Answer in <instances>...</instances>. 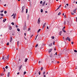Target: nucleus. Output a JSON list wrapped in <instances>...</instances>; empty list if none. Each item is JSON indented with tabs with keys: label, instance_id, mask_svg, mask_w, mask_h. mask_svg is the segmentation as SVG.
<instances>
[{
	"label": "nucleus",
	"instance_id": "1",
	"mask_svg": "<svg viewBox=\"0 0 77 77\" xmlns=\"http://www.w3.org/2000/svg\"><path fill=\"white\" fill-rule=\"evenodd\" d=\"M24 23L25 25L23 26V30H26L27 29V26H26V22H25Z\"/></svg>",
	"mask_w": 77,
	"mask_h": 77
},
{
	"label": "nucleus",
	"instance_id": "2",
	"mask_svg": "<svg viewBox=\"0 0 77 77\" xmlns=\"http://www.w3.org/2000/svg\"><path fill=\"white\" fill-rule=\"evenodd\" d=\"M66 41H68V40L69 42L71 41V39H70L69 37H67V38H66Z\"/></svg>",
	"mask_w": 77,
	"mask_h": 77
},
{
	"label": "nucleus",
	"instance_id": "3",
	"mask_svg": "<svg viewBox=\"0 0 77 77\" xmlns=\"http://www.w3.org/2000/svg\"><path fill=\"white\" fill-rule=\"evenodd\" d=\"M8 59H9V55L7 57H5V56L4 57V60H6L7 59V60H8Z\"/></svg>",
	"mask_w": 77,
	"mask_h": 77
},
{
	"label": "nucleus",
	"instance_id": "4",
	"mask_svg": "<svg viewBox=\"0 0 77 77\" xmlns=\"http://www.w3.org/2000/svg\"><path fill=\"white\" fill-rule=\"evenodd\" d=\"M40 21H41V20H40V18H39L38 21V24H39L40 23Z\"/></svg>",
	"mask_w": 77,
	"mask_h": 77
},
{
	"label": "nucleus",
	"instance_id": "5",
	"mask_svg": "<svg viewBox=\"0 0 77 77\" xmlns=\"http://www.w3.org/2000/svg\"><path fill=\"white\" fill-rule=\"evenodd\" d=\"M76 10H77V8H76L75 9L73 10V13H76Z\"/></svg>",
	"mask_w": 77,
	"mask_h": 77
},
{
	"label": "nucleus",
	"instance_id": "6",
	"mask_svg": "<svg viewBox=\"0 0 77 77\" xmlns=\"http://www.w3.org/2000/svg\"><path fill=\"white\" fill-rule=\"evenodd\" d=\"M22 67V65H20L19 67V70H20Z\"/></svg>",
	"mask_w": 77,
	"mask_h": 77
},
{
	"label": "nucleus",
	"instance_id": "7",
	"mask_svg": "<svg viewBox=\"0 0 77 77\" xmlns=\"http://www.w3.org/2000/svg\"><path fill=\"white\" fill-rule=\"evenodd\" d=\"M46 24V23H45L43 25V26L42 28L43 29H44L45 27V25Z\"/></svg>",
	"mask_w": 77,
	"mask_h": 77
},
{
	"label": "nucleus",
	"instance_id": "8",
	"mask_svg": "<svg viewBox=\"0 0 77 77\" xmlns=\"http://www.w3.org/2000/svg\"><path fill=\"white\" fill-rule=\"evenodd\" d=\"M54 59L53 58L52 59V60H51V63H54Z\"/></svg>",
	"mask_w": 77,
	"mask_h": 77
},
{
	"label": "nucleus",
	"instance_id": "9",
	"mask_svg": "<svg viewBox=\"0 0 77 77\" xmlns=\"http://www.w3.org/2000/svg\"><path fill=\"white\" fill-rule=\"evenodd\" d=\"M29 17H30V15H29V14H28L27 15V20H29Z\"/></svg>",
	"mask_w": 77,
	"mask_h": 77
},
{
	"label": "nucleus",
	"instance_id": "10",
	"mask_svg": "<svg viewBox=\"0 0 77 77\" xmlns=\"http://www.w3.org/2000/svg\"><path fill=\"white\" fill-rule=\"evenodd\" d=\"M22 11H24V9H25V7L24 6H23L22 7Z\"/></svg>",
	"mask_w": 77,
	"mask_h": 77
},
{
	"label": "nucleus",
	"instance_id": "11",
	"mask_svg": "<svg viewBox=\"0 0 77 77\" xmlns=\"http://www.w3.org/2000/svg\"><path fill=\"white\" fill-rule=\"evenodd\" d=\"M12 37H11L10 38V42H12Z\"/></svg>",
	"mask_w": 77,
	"mask_h": 77
},
{
	"label": "nucleus",
	"instance_id": "12",
	"mask_svg": "<svg viewBox=\"0 0 77 77\" xmlns=\"http://www.w3.org/2000/svg\"><path fill=\"white\" fill-rule=\"evenodd\" d=\"M52 49H50L48 51L49 53H51V52L52 51Z\"/></svg>",
	"mask_w": 77,
	"mask_h": 77
},
{
	"label": "nucleus",
	"instance_id": "13",
	"mask_svg": "<svg viewBox=\"0 0 77 77\" xmlns=\"http://www.w3.org/2000/svg\"><path fill=\"white\" fill-rule=\"evenodd\" d=\"M62 31H60L59 33V35H61V34H62Z\"/></svg>",
	"mask_w": 77,
	"mask_h": 77
},
{
	"label": "nucleus",
	"instance_id": "14",
	"mask_svg": "<svg viewBox=\"0 0 77 77\" xmlns=\"http://www.w3.org/2000/svg\"><path fill=\"white\" fill-rule=\"evenodd\" d=\"M6 21V19L5 18L3 20V23H5V22Z\"/></svg>",
	"mask_w": 77,
	"mask_h": 77
},
{
	"label": "nucleus",
	"instance_id": "15",
	"mask_svg": "<svg viewBox=\"0 0 77 77\" xmlns=\"http://www.w3.org/2000/svg\"><path fill=\"white\" fill-rule=\"evenodd\" d=\"M45 1H44L43 3H42V5H43V6H44V5H45Z\"/></svg>",
	"mask_w": 77,
	"mask_h": 77
},
{
	"label": "nucleus",
	"instance_id": "16",
	"mask_svg": "<svg viewBox=\"0 0 77 77\" xmlns=\"http://www.w3.org/2000/svg\"><path fill=\"white\" fill-rule=\"evenodd\" d=\"M19 42H20L19 41H17V46H18V47H19Z\"/></svg>",
	"mask_w": 77,
	"mask_h": 77
},
{
	"label": "nucleus",
	"instance_id": "17",
	"mask_svg": "<svg viewBox=\"0 0 77 77\" xmlns=\"http://www.w3.org/2000/svg\"><path fill=\"white\" fill-rule=\"evenodd\" d=\"M9 30H12V27H11V26H9Z\"/></svg>",
	"mask_w": 77,
	"mask_h": 77
},
{
	"label": "nucleus",
	"instance_id": "18",
	"mask_svg": "<svg viewBox=\"0 0 77 77\" xmlns=\"http://www.w3.org/2000/svg\"><path fill=\"white\" fill-rule=\"evenodd\" d=\"M10 75V72H8V77H9Z\"/></svg>",
	"mask_w": 77,
	"mask_h": 77
},
{
	"label": "nucleus",
	"instance_id": "19",
	"mask_svg": "<svg viewBox=\"0 0 77 77\" xmlns=\"http://www.w3.org/2000/svg\"><path fill=\"white\" fill-rule=\"evenodd\" d=\"M62 31L64 32V33L66 32V31H65V30L64 29H62Z\"/></svg>",
	"mask_w": 77,
	"mask_h": 77
},
{
	"label": "nucleus",
	"instance_id": "20",
	"mask_svg": "<svg viewBox=\"0 0 77 77\" xmlns=\"http://www.w3.org/2000/svg\"><path fill=\"white\" fill-rule=\"evenodd\" d=\"M28 60V59L27 58H26L25 60V62H27V60Z\"/></svg>",
	"mask_w": 77,
	"mask_h": 77
},
{
	"label": "nucleus",
	"instance_id": "21",
	"mask_svg": "<svg viewBox=\"0 0 77 77\" xmlns=\"http://www.w3.org/2000/svg\"><path fill=\"white\" fill-rule=\"evenodd\" d=\"M40 31H41V29H39L37 31V33H38L40 32Z\"/></svg>",
	"mask_w": 77,
	"mask_h": 77
},
{
	"label": "nucleus",
	"instance_id": "22",
	"mask_svg": "<svg viewBox=\"0 0 77 77\" xmlns=\"http://www.w3.org/2000/svg\"><path fill=\"white\" fill-rule=\"evenodd\" d=\"M49 46L51 47L52 45V43H51L48 45Z\"/></svg>",
	"mask_w": 77,
	"mask_h": 77
},
{
	"label": "nucleus",
	"instance_id": "23",
	"mask_svg": "<svg viewBox=\"0 0 77 77\" xmlns=\"http://www.w3.org/2000/svg\"><path fill=\"white\" fill-rule=\"evenodd\" d=\"M3 69L4 70V72H5L6 71V70H5V67H3Z\"/></svg>",
	"mask_w": 77,
	"mask_h": 77
},
{
	"label": "nucleus",
	"instance_id": "24",
	"mask_svg": "<svg viewBox=\"0 0 77 77\" xmlns=\"http://www.w3.org/2000/svg\"><path fill=\"white\" fill-rule=\"evenodd\" d=\"M57 57H58L59 58L60 56V54H58V55H57Z\"/></svg>",
	"mask_w": 77,
	"mask_h": 77
},
{
	"label": "nucleus",
	"instance_id": "25",
	"mask_svg": "<svg viewBox=\"0 0 77 77\" xmlns=\"http://www.w3.org/2000/svg\"><path fill=\"white\" fill-rule=\"evenodd\" d=\"M68 59L67 57H66L65 58V61H66V59Z\"/></svg>",
	"mask_w": 77,
	"mask_h": 77
},
{
	"label": "nucleus",
	"instance_id": "26",
	"mask_svg": "<svg viewBox=\"0 0 77 77\" xmlns=\"http://www.w3.org/2000/svg\"><path fill=\"white\" fill-rule=\"evenodd\" d=\"M17 30L18 32H20V29L19 28L17 29Z\"/></svg>",
	"mask_w": 77,
	"mask_h": 77
},
{
	"label": "nucleus",
	"instance_id": "27",
	"mask_svg": "<svg viewBox=\"0 0 77 77\" xmlns=\"http://www.w3.org/2000/svg\"><path fill=\"white\" fill-rule=\"evenodd\" d=\"M28 12V9H26V13L27 14Z\"/></svg>",
	"mask_w": 77,
	"mask_h": 77
},
{
	"label": "nucleus",
	"instance_id": "28",
	"mask_svg": "<svg viewBox=\"0 0 77 77\" xmlns=\"http://www.w3.org/2000/svg\"><path fill=\"white\" fill-rule=\"evenodd\" d=\"M43 67H42L41 69V71H42V70H43Z\"/></svg>",
	"mask_w": 77,
	"mask_h": 77
},
{
	"label": "nucleus",
	"instance_id": "29",
	"mask_svg": "<svg viewBox=\"0 0 77 77\" xmlns=\"http://www.w3.org/2000/svg\"><path fill=\"white\" fill-rule=\"evenodd\" d=\"M61 14V13L60 12L58 14V15H60Z\"/></svg>",
	"mask_w": 77,
	"mask_h": 77
},
{
	"label": "nucleus",
	"instance_id": "30",
	"mask_svg": "<svg viewBox=\"0 0 77 77\" xmlns=\"http://www.w3.org/2000/svg\"><path fill=\"white\" fill-rule=\"evenodd\" d=\"M0 15L1 16H2V17L4 16V15H3V14H1Z\"/></svg>",
	"mask_w": 77,
	"mask_h": 77
},
{
	"label": "nucleus",
	"instance_id": "31",
	"mask_svg": "<svg viewBox=\"0 0 77 77\" xmlns=\"http://www.w3.org/2000/svg\"><path fill=\"white\" fill-rule=\"evenodd\" d=\"M41 12L42 13L43 12V10L42 9L41 10Z\"/></svg>",
	"mask_w": 77,
	"mask_h": 77
},
{
	"label": "nucleus",
	"instance_id": "32",
	"mask_svg": "<svg viewBox=\"0 0 77 77\" xmlns=\"http://www.w3.org/2000/svg\"><path fill=\"white\" fill-rule=\"evenodd\" d=\"M45 74V71H44L43 72V75H44V74Z\"/></svg>",
	"mask_w": 77,
	"mask_h": 77
},
{
	"label": "nucleus",
	"instance_id": "33",
	"mask_svg": "<svg viewBox=\"0 0 77 77\" xmlns=\"http://www.w3.org/2000/svg\"><path fill=\"white\" fill-rule=\"evenodd\" d=\"M2 60H4V59H5V57L3 56L2 57Z\"/></svg>",
	"mask_w": 77,
	"mask_h": 77
},
{
	"label": "nucleus",
	"instance_id": "34",
	"mask_svg": "<svg viewBox=\"0 0 77 77\" xmlns=\"http://www.w3.org/2000/svg\"><path fill=\"white\" fill-rule=\"evenodd\" d=\"M38 44H37L35 46V48H36V47H38Z\"/></svg>",
	"mask_w": 77,
	"mask_h": 77
},
{
	"label": "nucleus",
	"instance_id": "35",
	"mask_svg": "<svg viewBox=\"0 0 77 77\" xmlns=\"http://www.w3.org/2000/svg\"><path fill=\"white\" fill-rule=\"evenodd\" d=\"M74 51L75 53H77V50H74Z\"/></svg>",
	"mask_w": 77,
	"mask_h": 77
},
{
	"label": "nucleus",
	"instance_id": "36",
	"mask_svg": "<svg viewBox=\"0 0 77 77\" xmlns=\"http://www.w3.org/2000/svg\"><path fill=\"white\" fill-rule=\"evenodd\" d=\"M9 45V42H8L7 43V45Z\"/></svg>",
	"mask_w": 77,
	"mask_h": 77
},
{
	"label": "nucleus",
	"instance_id": "37",
	"mask_svg": "<svg viewBox=\"0 0 77 77\" xmlns=\"http://www.w3.org/2000/svg\"><path fill=\"white\" fill-rule=\"evenodd\" d=\"M5 68H6V69H8V66H5Z\"/></svg>",
	"mask_w": 77,
	"mask_h": 77
},
{
	"label": "nucleus",
	"instance_id": "38",
	"mask_svg": "<svg viewBox=\"0 0 77 77\" xmlns=\"http://www.w3.org/2000/svg\"><path fill=\"white\" fill-rule=\"evenodd\" d=\"M50 57H53V55H52V54L50 55Z\"/></svg>",
	"mask_w": 77,
	"mask_h": 77
},
{
	"label": "nucleus",
	"instance_id": "39",
	"mask_svg": "<svg viewBox=\"0 0 77 77\" xmlns=\"http://www.w3.org/2000/svg\"><path fill=\"white\" fill-rule=\"evenodd\" d=\"M26 72H24V75H25V74H26Z\"/></svg>",
	"mask_w": 77,
	"mask_h": 77
},
{
	"label": "nucleus",
	"instance_id": "40",
	"mask_svg": "<svg viewBox=\"0 0 77 77\" xmlns=\"http://www.w3.org/2000/svg\"><path fill=\"white\" fill-rule=\"evenodd\" d=\"M61 6V5H60V6H59V7H58V8H59V9L60 8Z\"/></svg>",
	"mask_w": 77,
	"mask_h": 77
},
{
	"label": "nucleus",
	"instance_id": "41",
	"mask_svg": "<svg viewBox=\"0 0 77 77\" xmlns=\"http://www.w3.org/2000/svg\"><path fill=\"white\" fill-rule=\"evenodd\" d=\"M40 4H42V1H41L40 2Z\"/></svg>",
	"mask_w": 77,
	"mask_h": 77
},
{
	"label": "nucleus",
	"instance_id": "42",
	"mask_svg": "<svg viewBox=\"0 0 77 77\" xmlns=\"http://www.w3.org/2000/svg\"><path fill=\"white\" fill-rule=\"evenodd\" d=\"M52 38L54 39V36H52Z\"/></svg>",
	"mask_w": 77,
	"mask_h": 77
},
{
	"label": "nucleus",
	"instance_id": "43",
	"mask_svg": "<svg viewBox=\"0 0 77 77\" xmlns=\"http://www.w3.org/2000/svg\"><path fill=\"white\" fill-rule=\"evenodd\" d=\"M4 13H5V14H6V13H7V11H4Z\"/></svg>",
	"mask_w": 77,
	"mask_h": 77
},
{
	"label": "nucleus",
	"instance_id": "44",
	"mask_svg": "<svg viewBox=\"0 0 77 77\" xmlns=\"http://www.w3.org/2000/svg\"><path fill=\"white\" fill-rule=\"evenodd\" d=\"M38 74H39V75L41 74V72H40V71L38 72Z\"/></svg>",
	"mask_w": 77,
	"mask_h": 77
},
{
	"label": "nucleus",
	"instance_id": "45",
	"mask_svg": "<svg viewBox=\"0 0 77 77\" xmlns=\"http://www.w3.org/2000/svg\"><path fill=\"white\" fill-rule=\"evenodd\" d=\"M11 24H12L13 25H14V22H12L11 23Z\"/></svg>",
	"mask_w": 77,
	"mask_h": 77
},
{
	"label": "nucleus",
	"instance_id": "46",
	"mask_svg": "<svg viewBox=\"0 0 77 77\" xmlns=\"http://www.w3.org/2000/svg\"><path fill=\"white\" fill-rule=\"evenodd\" d=\"M59 8H58L57 9H56L55 10V11H57V10H58V9H59Z\"/></svg>",
	"mask_w": 77,
	"mask_h": 77
},
{
	"label": "nucleus",
	"instance_id": "47",
	"mask_svg": "<svg viewBox=\"0 0 77 77\" xmlns=\"http://www.w3.org/2000/svg\"><path fill=\"white\" fill-rule=\"evenodd\" d=\"M30 30V28H29L28 29V31H29V30Z\"/></svg>",
	"mask_w": 77,
	"mask_h": 77
},
{
	"label": "nucleus",
	"instance_id": "48",
	"mask_svg": "<svg viewBox=\"0 0 77 77\" xmlns=\"http://www.w3.org/2000/svg\"><path fill=\"white\" fill-rule=\"evenodd\" d=\"M24 10H22V11H21V13H23L24 12Z\"/></svg>",
	"mask_w": 77,
	"mask_h": 77
},
{
	"label": "nucleus",
	"instance_id": "49",
	"mask_svg": "<svg viewBox=\"0 0 77 77\" xmlns=\"http://www.w3.org/2000/svg\"><path fill=\"white\" fill-rule=\"evenodd\" d=\"M75 3V1H74L73 3Z\"/></svg>",
	"mask_w": 77,
	"mask_h": 77
},
{
	"label": "nucleus",
	"instance_id": "50",
	"mask_svg": "<svg viewBox=\"0 0 77 77\" xmlns=\"http://www.w3.org/2000/svg\"><path fill=\"white\" fill-rule=\"evenodd\" d=\"M16 28H18V26H17V25H16Z\"/></svg>",
	"mask_w": 77,
	"mask_h": 77
},
{
	"label": "nucleus",
	"instance_id": "51",
	"mask_svg": "<svg viewBox=\"0 0 77 77\" xmlns=\"http://www.w3.org/2000/svg\"><path fill=\"white\" fill-rule=\"evenodd\" d=\"M57 52H56V53H55V54H54V55H55H55H57Z\"/></svg>",
	"mask_w": 77,
	"mask_h": 77
},
{
	"label": "nucleus",
	"instance_id": "52",
	"mask_svg": "<svg viewBox=\"0 0 77 77\" xmlns=\"http://www.w3.org/2000/svg\"><path fill=\"white\" fill-rule=\"evenodd\" d=\"M54 43H55V42H54L53 43V45H54Z\"/></svg>",
	"mask_w": 77,
	"mask_h": 77
},
{
	"label": "nucleus",
	"instance_id": "53",
	"mask_svg": "<svg viewBox=\"0 0 77 77\" xmlns=\"http://www.w3.org/2000/svg\"><path fill=\"white\" fill-rule=\"evenodd\" d=\"M72 44H74V42H72L71 43Z\"/></svg>",
	"mask_w": 77,
	"mask_h": 77
},
{
	"label": "nucleus",
	"instance_id": "54",
	"mask_svg": "<svg viewBox=\"0 0 77 77\" xmlns=\"http://www.w3.org/2000/svg\"><path fill=\"white\" fill-rule=\"evenodd\" d=\"M64 24H66V21H64Z\"/></svg>",
	"mask_w": 77,
	"mask_h": 77
},
{
	"label": "nucleus",
	"instance_id": "55",
	"mask_svg": "<svg viewBox=\"0 0 77 77\" xmlns=\"http://www.w3.org/2000/svg\"><path fill=\"white\" fill-rule=\"evenodd\" d=\"M76 22H77V17H76Z\"/></svg>",
	"mask_w": 77,
	"mask_h": 77
},
{
	"label": "nucleus",
	"instance_id": "56",
	"mask_svg": "<svg viewBox=\"0 0 77 77\" xmlns=\"http://www.w3.org/2000/svg\"><path fill=\"white\" fill-rule=\"evenodd\" d=\"M33 36V35H32L31 36H30L31 38H32V36Z\"/></svg>",
	"mask_w": 77,
	"mask_h": 77
},
{
	"label": "nucleus",
	"instance_id": "57",
	"mask_svg": "<svg viewBox=\"0 0 77 77\" xmlns=\"http://www.w3.org/2000/svg\"><path fill=\"white\" fill-rule=\"evenodd\" d=\"M14 17H16V14H14Z\"/></svg>",
	"mask_w": 77,
	"mask_h": 77
},
{
	"label": "nucleus",
	"instance_id": "58",
	"mask_svg": "<svg viewBox=\"0 0 77 77\" xmlns=\"http://www.w3.org/2000/svg\"><path fill=\"white\" fill-rule=\"evenodd\" d=\"M38 34H37L36 36V37L37 38L38 37Z\"/></svg>",
	"mask_w": 77,
	"mask_h": 77
},
{
	"label": "nucleus",
	"instance_id": "59",
	"mask_svg": "<svg viewBox=\"0 0 77 77\" xmlns=\"http://www.w3.org/2000/svg\"><path fill=\"white\" fill-rule=\"evenodd\" d=\"M54 50H56V48L55 47L54 48Z\"/></svg>",
	"mask_w": 77,
	"mask_h": 77
},
{
	"label": "nucleus",
	"instance_id": "60",
	"mask_svg": "<svg viewBox=\"0 0 77 77\" xmlns=\"http://www.w3.org/2000/svg\"><path fill=\"white\" fill-rule=\"evenodd\" d=\"M24 34L25 36H26V33H24Z\"/></svg>",
	"mask_w": 77,
	"mask_h": 77
},
{
	"label": "nucleus",
	"instance_id": "61",
	"mask_svg": "<svg viewBox=\"0 0 77 77\" xmlns=\"http://www.w3.org/2000/svg\"><path fill=\"white\" fill-rule=\"evenodd\" d=\"M64 18H66V15H64Z\"/></svg>",
	"mask_w": 77,
	"mask_h": 77
},
{
	"label": "nucleus",
	"instance_id": "62",
	"mask_svg": "<svg viewBox=\"0 0 77 77\" xmlns=\"http://www.w3.org/2000/svg\"><path fill=\"white\" fill-rule=\"evenodd\" d=\"M43 76H44V77H46L45 75H43Z\"/></svg>",
	"mask_w": 77,
	"mask_h": 77
},
{
	"label": "nucleus",
	"instance_id": "63",
	"mask_svg": "<svg viewBox=\"0 0 77 77\" xmlns=\"http://www.w3.org/2000/svg\"><path fill=\"white\" fill-rule=\"evenodd\" d=\"M4 6H6V4H5V5H4Z\"/></svg>",
	"mask_w": 77,
	"mask_h": 77
},
{
	"label": "nucleus",
	"instance_id": "64",
	"mask_svg": "<svg viewBox=\"0 0 77 77\" xmlns=\"http://www.w3.org/2000/svg\"><path fill=\"white\" fill-rule=\"evenodd\" d=\"M47 29H48V26H47Z\"/></svg>",
	"mask_w": 77,
	"mask_h": 77
}]
</instances>
